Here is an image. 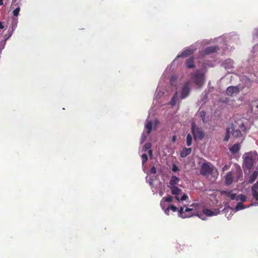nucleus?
I'll list each match as a JSON object with an SVG mask.
<instances>
[{"label": "nucleus", "mask_w": 258, "mask_h": 258, "mask_svg": "<svg viewBox=\"0 0 258 258\" xmlns=\"http://www.w3.org/2000/svg\"><path fill=\"white\" fill-rule=\"evenodd\" d=\"M191 149L190 148H183L180 153V156L182 158H184L189 154H190L191 153Z\"/></svg>", "instance_id": "4468645a"}, {"label": "nucleus", "mask_w": 258, "mask_h": 258, "mask_svg": "<svg viewBox=\"0 0 258 258\" xmlns=\"http://www.w3.org/2000/svg\"><path fill=\"white\" fill-rule=\"evenodd\" d=\"M171 193L172 195H175V199L177 201L180 200L179 195L181 194L182 190L177 186L170 187Z\"/></svg>", "instance_id": "6e6552de"}, {"label": "nucleus", "mask_w": 258, "mask_h": 258, "mask_svg": "<svg viewBox=\"0 0 258 258\" xmlns=\"http://www.w3.org/2000/svg\"><path fill=\"white\" fill-rule=\"evenodd\" d=\"M194 209L189 208H187L185 209L184 213L186 214H191L193 213V215H195V212H194Z\"/></svg>", "instance_id": "bb28decb"}, {"label": "nucleus", "mask_w": 258, "mask_h": 258, "mask_svg": "<svg viewBox=\"0 0 258 258\" xmlns=\"http://www.w3.org/2000/svg\"><path fill=\"white\" fill-rule=\"evenodd\" d=\"M187 199H188V196L187 195H186L185 194H184L183 195H182L181 196V198H180V200L185 201Z\"/></svg>", "instance_id": "e433bc0d"}, {"label": "nucleus", "mask_w": 258, "mask_h": 258, "mask_svg": "<svg viewBox=\"0 0 258 258\" xmlns=\"http://www.w3.org/2000/svg\"><path fill=\"white\" fill-rule=\"evenodd\" d=\"M152 124H153L152 122L151 121H149L146 123V124L145 125V127H146V129L147 130V134H149L151 132V130L152 129Z\"/></svg>", "instance_id": "412c9836"}, {"label": "nucleus", "mask_w": 258, "mask_h": 258, "mask_svg": "<svg viewBox=\"0 0 258 258\" xmlns=\"http://www.w3.org/2000/svg\"><path fill=\"white\" fill-rule=\"evenodd\" d=\"M258 177V171H254L253 173L250 175L249 177L248 182L249 183H252L256 180V178Z\"/></svg>", "instance_id": "2eb2a0df"}, {"label": "nucleus", "mask_w": 258, "mask_h": 258, "mask_svg": "<svg viewBox=\"0 0 258 258\" xmlns=\"http://www.w3.org/2000/svg\"><path fill=\"white\" fill-rule=\"evenodd\" d=\"M255 108L258 109V104L255 106Z\"/></svg>", "instance_id": "37998d69"}, {"label": "nucleus", "mask_w": 258, "mask_h": 258, "mask_svg": "<svg viewBox=\"0 0 258 258\" xmlns=\"http://www.w3.org/2000/svg\"><path fill=\"white\" fill-rule=\"evenodd\" d=\"M20 11V9L19 7L15 9L13 12L14 16H15L16 17L18 16L19 14Z\"/></svg>", "instance_id": "2f4dec72"}, {"label": "nucleus", "mask_w": 258, "mask_h": 258, "mask_svg": "<svg viewBox=\"0 0 258 258\" xmlns=\"http://www.w3.org/2000/svg\"><path fill=\"white\" fill-rule=\"evenodd\" d=\"M239 92V88L238 86H231L228 87L226 90V94L232 96L234 94H237Z\"/></svg>", "instance_id": "423d86ee"}, {"label": "nucleus", "mask_w": 258, "mask_h": 258, "mask_svg": "<svg viewBox=\"0 0 258 258\" xmlns=\"http://www.w3.org/2000/svg\"><path fill=\"white\" fill-rule=\"evenodd\" d=\"M170 210H172L173 212H175L177 211V208L173 205H170L165 210V213L167 215H169V212Z\"/></svg>", "instance_id": "aec40b11"}, {"label": "nucleus", "mask_w": 258, "mask_h": 258, "mask_svg": "<svg viewBox=\"0 0 258 258\" xmlns=\"http://www.w3.org/2000/svg\"><path fill=\"white\" fill-rule=\"evenodd\" d=\"M190 85L188 82L185 83L182 89L181 93V99H184L187 97L190 93Z\"/></svg>", "instance_id": "39448f33"}, {"label": "nucleus", "mask_w": 258, "mask_h": 258, "mask_svg": "<svg viewBox=\"0 0 258 258\" xmlns=\"http://www.w3.org/2000/svg\"><path fill=\"white\" fill-rule=\"evenodd\" d=\"M178 215L179 216L182 217V218H186L191 217L193 215V213L191 214H186L183 211V208L181 207L178 210Z\"/></svg>", "instance_id": "f8f14e48"}, {"label": "nucleus", "mask_w": 258, "mask_h": 258, "mask_svg": "<svg viewBox=\"0 0 258 258\" xmlns=\"http://www.w3.org/2000/svg\"><path fill=\"white\" fill-rule=\"evenodd\" d=\"M251 192L253 197L258 201V181L253 185Z\"/></svg>", "instance_id": "9d476101"}, {"label": "nucleus", "mask_w": 258, "mask_h": 258, "mask_svg": "<svg viewBox=\"0 0 258 258\" xmlns=\"http://www.w3.org/2000/svg\"><path fill=\"white\" fill-rule=\"evenodd\" d=\"M186 145L188 146H190L192 143V137L190 134H187L186 136Z\"/></svg>", "instance_id": "393cba45"}, {"label": "nucleus", "mask_w": 258, "mask_h": 258, "mask_svg": "<svg viewBox=\"0 0 258 258\" xmlns=\"http://www.w3.org/2000/svg\"><path fill=\"white\" fill-rule=\"evenodd\" d=\"M198 206V204L197 203H194L190 206L189 208L194 209V210H196V207Z\"/></svg>", "instance_id": "f704fd0d"}, {"label": "nucleus", "mask_w": 258, "mask_h": 258, "mask_svg": "<svg viewBox=\"0 0 258 258\" xmlns=\"http://www.w3.org/2000/svg\"><path fill=\"white\" fill-rule=\"evenodd\" d=\"M185 64L187 68L188 69L195 68V66L194 64V59L193 57H190L185 61Z\"/></svg>", "instance_id": "9b49d317"}, {"label": "nucleus", "mask_w": 258, "mask_h": 258, "mask_svg": "<svg viewBox=\"0 0 258 258\" xmlns=\"http://www.w3.org/2000/svg\"><path fill=\"white\" fill-rule=\"evenodd\" d=\"M191 78L194 82L199 87L204 84V75L200 71H197Z\"/></svg>", "instance_id": "20e7f679"}, {"label": "nucleus", "mask_w": 258, "mask_h": 258, "mask_svg": "<svg viewBox=\"0 0 258 258\" xmlns=\"http://www.w3.org/2000/svg\"><path fill=\"white\" fill-rule=\"evenodd\" d=\"M245 208V207L243 205L242 202H239L237 203L236 207L235 210L236 211L241 210L242 209H244Z\"/></svg>", "instance_id": "b1692460"}, {"label": "nucleus", "mask_w": 258, "mask_h": 258, "mask_svg": "<svg viewBox=\"0 0 258 258\" xmlns=\"http://www.w3.org/2000/svg\"><path fill=\"white\" fill-rule=\"evenodd\" d=\"M200 116L203 122L205 121L206 112L205 111H201L200 112Z\"/></svg>", "instance_id": "c85d7f7f"}, {"label": "nucleus", "mask_w": 258, "mask_h": 258, "mask_svg": "<svg viewBox=\"0 0 258 258\" xmlns=\"http://www.w3.org/2000/svg\"><path fill=\"white\" fill-rule=\"evenodd\" d=\"M194 51L192 49H187L183 51L180 54V56L182 57H186L188 55L192 54Z\"/></svg>", "instance_id": "a211bd4d"}, {"label": "nucleus", "mask_w": 258, "mask_h": 258, "mask_svg": "<svg viewBox=\"0 0 258 258\" xmlns=\"http://www.w3.org/2000/svg\"><path fill=\"white\" fill-rule=\"evenodd\" d=\"M3 5V0H0V6Z\"/></svg>", "instance_id": "a19ab883"}, {"label": "nucleus", "mask_w": 258, "mask_h": 258, "mask_svg": "<svg viewBox=\"0 0 258 258\" xmlns=\"http://www.w3.org/2000/svg\"><path fill=\"white\" fill-rule=\"evenodd\" d=\"M11 35H10L7 38H4L5 39V40H7L10 37Z\"/></svg>", "instance_id": "79ce46f5"}, {"label": "nucleus", "mask_w": 258, "mask_h": 258, "mask_svg": "<svg viewBox=\"0 0 258 258\" xmlns=\"http://www.w3.org/2000/svg\"><path fill=\"white\" fill-rule=\"evenodd\" d=\"M247 198L245 196L240 194L239 195H237L236 201H240L241 202H244L246 201Z\"/></svg>", "instance_id": "4be33fe9"}, {"label": "nucleus", "mask_w": 258, "mask_h": 258, "mask_svg": "<svg viewBox=\"0 0 258 258\" xmlns=\"http://www.w3.org/2000/svg\"><path fill=\"white\" fill-rule=\"evenodd\" d=\"M214 170V167L210 162H205L201 165L200 169V174L203 176L208 177L211 174Z\"/></svg>", "instance_id": "f03ea898"}, {"label": "nucleus", "mask_w": 258, "mask_h": 258, "mask_svg": "<svg viewBox=\"0 0 258 258\" xmlns=\"http://www.w3.org/2000/svg\"><path fill=\"white\" fill-rule=\"evenodd\" d=\"M172 197L170 196H169L167 197H164L162 199V200L164 201L165 202H170L172 201Z\"/></svg>", "instance_id": "7c9ffc66"}, {"label": "nucleus", "mask_w": 258, "mask_h": 258, "mask_svg": "<svg viewBox=\"0 0 258 258\" xmlns=\"http://www.w3.org/2000/svg\"><path fill=\"white\" fill-rule=\"evenodd\" d=\"M219 48L218 46H212L206 47L203 51L204 55H208L211 53L216 52Z\"/></svg>", "instance_id": "0eeeda50"}, {"label": "nucleus", "mask_w": 258, "mask_h": 258, "mask_svg": "<svg viewBox=\"0 0 258 258\" xmlns=\"http://www.w3.org/2000/svg\"><path fill=\"white\" fill-rule=\"evenodd\" d=\"M151 173L155 174L157 172L156 168L155 166H153L150 170Z\"/></svg>", "instance_id": "c9c22d12"}, {"label": "nucleus", "mask_w": 258, "mask_h": 258, "mask_svg": "<svg viewBox=\"0 0 258 258\" xmlns=\"http://www.w3.org/2000/svg\"><path fill=\"white\" fill-rule=\"evenodd\" d=\"M178 99V93L177 92H176L175 94L172 97L170 102V104L171 106H174L176 105L177 101Z\"/></svg>", "instance_id": "6ab92c4d"}, {"label": "nucleus", "mask_w": 258, "mask_h": 258, "mask_svg": "<svg viewBox=\"0 0 258 258\" xmlns=\"http://www.w3.org/2000/svg\"><path fill=\"white\" fill-rule=\"evenodd\" d=\"M258 158L256 152H250L245 154L243 161V165L247 169H251L254 164V160Z\"/></svg>", "instance_id": "f257e3e1"}, {"label": "nucleus", "mask_w": 258, "mask_h": 258, "mask_svg": "<svg viewBox=\"0 0 258 258\" xmlns=\"http://www.w3.org/2000/svg\"><path fill=\"white\" fill-rule=\"evenodd\" d=\"M141 158L142 160V164L144 165L148 160V156L145 153L141 156Z\"/></svg>", "instance_id": "a878e982"}, {"label": "nucleus", "mask_w": 258, "mask_h": 258, "mask_svg": "<svg viewBox=\"0 0 258 258\" xmlns=\"http://www.w3.org/2000/svg\"><path fill=\"white\" fill-rule=\"evenodd\" d=\"M175 140H176V136H174L172 138L173 142H175Z\"/></svg>", "instance_id": "ea45409f"}, {"label": "nucleus", "mask_w": 258, "mask_h": 258, "mask_svg": "<svg viewBox=\"0 0 258 258\" xmlns=\"http://www.w3.org/2000/svg\"><path fill=\"white\" fill-rule=\"evenodd\" d=\"M191 131L196 140H202L205 136V133L202 128L197 127L195 122H193L191 124Z\"/></svg>", "instance_id": "7ed1b4c3"}, {"label": "nucleus", "mask_w": 258, "mask_h": 258, "mask_svg": "<svg viewBox=\"0 0 258 258\" xmlns=\"http://www.w3.org/2000/svg\"><path fill=\"white\" fill-rule=\"evenodd\" d=\"M148 153H149V154L151 156L152 155V151L150 150L149 151H148Z\"/></svg>", "instance_id": "58836bf2"}, {"label": "nucleus", "mask_w": 258, "mask_h": 258, "mask_svg": "<svg viewBox=\"0 0 258 258\" xmlns=\"http://www.w3.org/2000/svg\"><path fill=\"white\" fill-rule=\"evenodd\" d=\"M230 138V131L229 128L226 130V135L224 138V141H228Z\"/></svg>", "instance_id": "cd10ccee"}, {"label": "nucleus", "mask_w": 258, "mask_h": 258, "mask_svg": "<svg viewBox=\"0 0 258 258\" xmlns=\"http://www.w3.org/2000/svg\"><path fill=\"white\" fill-rule=\"evenodd\" d=\"M239 127L240 128H241V130L243 131H245L246 130V127L244 125L243 122H241L240 125H239Z\"/></svg>", "instance_id": "72a5a7b5"}, {"label": "nucleus", "mask_w": 258, "mask_h": 258, "mask_svg": "<svg viewBox=\"0 0 258 258\" xmlns=\"http://www.w3.org/2000/svg\"><path fill=\"white\" fill-rule=\"evenodd\" d=\"M233 173L232 172H228L225 176V184L226 185H231L233 182Z\"/></svg>", "instance_id": "1a4fd4ad"}, {"label": "nucleus", "mask_w": 258, "mask_h": 258, "mask_svg": "<svg viewBox=\"0 0 258 258\" xmlns=\"http://www.w3.org/2000/svg\"><path fill=\"white\" fill-rule=\"evenodd\" d=\"M232 136L236 138H239L242 136L241 132L239 129L233 128L232 132Z\"/></svg>", "instance_id": "f3484780"}, {"label": "nucleus", "mask_w": 258, "mask_h": 258, "mask_svg": "<svg viewBox=\"0 0 258 258\" xmlns=\"http://www.w3.org/2000/svg\"><path fill=\"white\" fill-rule=\"evenodd\" d=\"M172 170L173 172H176L179 171V168L175 164H173L172 167Z\"/></svg>", "instance_id": "473e14b6"}, {"label": "nucleus", "mask_w": 258, "mask_h": 258, "mask_svg": "<svg viewBox=\"0 0 258 258\" xmlns=\"http://www.w3.org/2000/svg\"><path fill=\"white\" fill-rule=\"evenodd\" d=\"M4 26L2 24V23L0 21V29H3L4 28Z\"/></svg>", "instance_id": "4c0bfd02"}, {"label": "nucleus", "mask_w": 258, "mask_h": 258, "mask_svg": "<svg viewBox=\"0 0 258 258\" xmlns=\"http://www.w3.org/2000/svg\"><path fill=\"white\" fill-rule=\"evenodd\" d=\"M228 197L231 199V200H236L237 195L235 194H232V193H228Z\"/></svg>", "instance_id": "c756f323"}, {"label": "nucleus", "mask_w": 258, "mask_h": 258, "mask_svg": "<svg viewBox=\"0 0 258 258\" xmlns=\"http://www.w3.org/2000/svg\"><path fill=\"white\" fill-rule=\"evenodd\" d=\"M179 181V178L175 176H172L169 181V184L170 187H175Z\"/></svg>", "instance_id": "ddd939ff"}, {"label": "nucleus", "mask_w": 258, "mask_h": 258, "mask_svg": "<svg viewBox=\"0 0 258 258\" xmlns=\"http://www.w3.org/2000/svg\"><path fill=\"white\" fill-rule=\"evenodd\" d=\"M203 213L208 216H212L214 215V212L212 211L207 209H204Z\"/></svg>", "instance_id": "5701e85b"}, {"label": "nucleus", "mask_w": 258, "mask_h": 258, "mask_svg": "<svg viewBox=\"0 0 258 258\" xmlns=\"http://www.w3.org/2000/svg\"><path fill=\"white\" fill-rule=\"evenodd\" d=\"M240 148V146L239 144H235L231 148H229V150L230 152L233 154H235L239 151Z\"/></svg>", "instance_id": "dca6fc26"}]
</instances>
